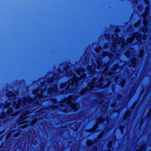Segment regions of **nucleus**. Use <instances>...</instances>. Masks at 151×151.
Segmentation results:
<instances>
[{
  "mask_svg": "<svg viewBox=\"0 0 151 151\" xmlns=\"http://www.w3.org/2000/svg\"><path fill=\"white\" fill-rule=\"evenodd\" d=\"M95 51L96 52H99V51L98 50H96V49H95Z\"/></svg>",
  "mask_w": 151,
  "mask_h": 151,
  "instance_id": "obj_42",
  "label": "nucleus"
},
{
  "mask_svg": "<svg viewBox=\"0 0 151 151\" xmlns=\"http://www.w3.org/2000/svg\"><path fill=\"white\" fill-rule=\"evenodd\" d=\"M86 143L88 145H90L93 144V142L92 141L89 140L87 141L86 142Z\"/></svg>",
  "mask_w": 151,
  "mask_h": 151,
  "instance_id": "obj_20",
  "label": "nucleus"
},
{
  "mask_svg": "<svg viewBox=\"0 0 151 151\" xmlns=\"http://www.w3.org/2000/svg\"><path fill=\"white\" fill-rule=\"evenodd\" d=\"M13 110L12 109H8V114L9 115L11 114Z\"/></svg>",
  "mask_w": 151,
  "mask_h": 151,
  "instance_id": "obj_23",
  "label": "nucleus"
},
{
  "mask_svg": "<svg viewBox=\"0 0 151 151\" xmlns=\"http://www.w3.org/2000/svg\"><path fill=\"white\" fill-rule=\"evenodd\" d=\"M27 125H28V124H25L23 126H22V127L23 128H24L25 127H27Z\"/></svg>",
  "mask_w": 151,
  "mask_h": 151,
  "instance_id": "obj_34",
  "label": "nucleus"
},
{
  "mask_svg": "<svg viewBox=\"0 0 151 151\" xmlns=\"http://www.w3.org/2000/svg\"><path fill=\"white\" fill-rule=\"evenodd\" d=\"M140 24V21H138L137 23L134 24V26L136 27H137Z\"/></svg>",
  "mask_w": 151,
  "mask_h": 151,
  "instance_id": "obj_26",
  "label": "nucleus"
},
{
  "mask_svg": "<svg viewBox=\"0 0 151 151\" xmlns=\"http://www.w3.org/2000/svg\"><path fill=\"white\" fill-rule=\"evenodd\" d=\"M117 35L116 34L113 35L112 38V40L113 41L112 43V47L114 48H115L116 47V42L118 43L119 44L121 43V45L123 47L124 46L125 44V41L122 38H120L118 39L116 41V39L117 38Z\"/></svg>",
  "mask_w": 151,
  "mask_h": 151,
  "instance_id": "obj_5",
  "label": "nucleus"
},
{
  "mask_svg": "<svg viewBox=\"0 0 151 151\" xmlns=\"http://www.w3.org/2000/svg\"><path fill=\"white\" fill-rule=\"evenodd\" d=\"M97 126H98V125H97V124H95V125L93 127V129H92V130L93 131H94L97 128Z\"/></svg>",
  "mask_w": 151,
  "mask_h": 151,
  "instance_id": "obj_27",
  "label": "nucleus"
},
{
  "mask_svg": "<svg viewBox=\"0 0 151 151\" xmlns=\"http://www.w3.org/2000/svg\"><path fill=\"white\" fill-rule=\"evenodd\" d=\"M44 90H43L42 88H41L34 90L33 91V93L34 95L37 93V98H36L35 99H32L30 98L28 96L24 98L22 103V106H24L26 105V102L27 104H29V103L33 101L38 104L39 103V101H41L42 98L43 97V93L44 92Z\"/></svg>",
  "mask_w": 151,
  "mask_h": 151,
  "instance_id": "obj_4",
  "label": "nucleus"
},
{
  "mask_svg": "<svg viewBox=\"0 0 151 151\" xmlns=\"http://www.w3.org/2000/svg\"><path fill=\"white\" fill-rule=\"evenodd\" d=\"M52 109H56V107L55 106H53L52 107Z\"/></svg>",
  "mask_w": 151,
  "mask_h": 151,
  "instance_id": "obj_36",
  "label": "nucleus"
},
{
  "mask_svg": "<svg viewBox=\"0 0 151 151\" xmlns=\"http://www.w3.org/2000/svg\"><path fill=\"white\" fill-rule=\"evenodd\" d=\"M36 119H34L31 122V125H33V124H34L36 122Z\"/></svg>",
  "mask_w": 151,
  "mask_h": 151,
  "instance_id": "obj_28",
  "label": "nucleus"
},
{
  "mask_svg": "<svg viewBox=\"0 0 151 151\" xmlns=\"http://www.w3.org/2000/svg\"><path fill=\"white\" fill-rule=\"evenodd\" d=\"M15 95H14V96L13 97V98H15Z\"/></svg>",
  "mask_w": 151,
  "mask_h": 151,
  "instance_id": "obj_45",
  "label": "nucleus"
},
{
  "mask_svg": "<svg viewBox=\"0 0 151 151\" xmlns=\"http://www.w3.org/2000/svg\"><path fill=\"white\" fill-rule=\"evenodd\" d=\"M10 104L9 102H6L4 105H0V107H4V108H7L9 107Z\"/></svg>",
  "mask_w": 151,
  "mask_h": 151,
  "instance_id": "obj_10",
  "label": "nucleus"
},
{
  "mask_svg": "<svg viewBox=\"0 0 151 151\" xmlns=\"http://www.w3.org/2000/svg\"><path fill=\"white\" fill-rule=\"evenodd\" d=\"M27 114H22L20 117H19V120L21 122L19 123V124H22V123H23L24 122H26V121H22L24 119H26V117H28V116H26V117H24L25 116H26V115Z\"/></svg>",
  "mask_w": 151,
  "mask_h": 151,
  "instance_id": "obj_9",
  "label": "nucleus"
},
{
  "mask_svg": "<svg viewBox=\"0 0 151 151\" xmlns=\"http://www.w3.org/2000/svg\"><path fill=\"white\" fill-rule=\"evenodd\" d=\"M136 59L135 58H134L133 59L131 60V62L132 64V65L133 66H134L135 65V64L136 63Z\"/></svg>",
  "mask_w": 151,
  "mask_h": 151,
  "instance_id": "obj_15",
  "label": "nucleus"
},
{
  "mask_svg": "<svg viewBox=\"0 0 151 151\" xmlns=\"http://www.w3.org/2000/svg\"><path fill=\"white\" fill-rule=\"evenodd\" d=\"M150 113H151V109H150Z\"/></svg>",
  "mask_w": 151,
  "mask_h": 151,
  "instance_id": "obj_46",
  "label": "nucleus"
},
{
  "mask_svg": "<svg viewBox=\"0 0 151 151\" xmlns=\"http://www.w3.org/2000/svg\"><path fill=\"white\" fill-rule=\"evenodd\" d=\"M54 103L55 104L56 103V100H55L54 101Z\"/></svg>",
  "mask_w": 151,
  "mask_h": 151,
  "instance_id": "obj_43",
  "label": "nucleus"
},
{
  "mask_svg": "<svg viewBox=\"0 0 151 151\" xmlns=\"http://www.w3.org/2000/svg\"><path fill=\"white\" fill-rule=\"evenodd\" d=\"M148 11H149V7H147L146 8L145 10V14H142V17H146L147 16V14Z\"/></svg>",
  "mask_w": 151,
  "mask_h": 151,
  "instance_id": "obj_16",
  "label": "nucleus"
},
{
  "mask_svg": "<svg viewBox=\"0 0 151 151\" xmlns=\"http://www.w3.org/2000/svg\"><path fill=\"white\" fill-rule=\"evenodd\" d=\"M146 4H148V1L147 0H144Z\"/></svg>",
  "mask_w": 151,
  "mask_h": 151,
  "instance_id": "obj_38",
  "label": "nucleus"
},
{
  "mask_svg": "<svg viewBox=\"0 0 151 151\" xmlns=\"http://www.w3.org/2000/svg\"><path fill=\"white\" fill-rule=\"evenodd\" d=\"M84 93H88L85 89H84L83 90H81L79 93L77 94L78 95L76 97L70 96L67 98V99L65 100L64 101L61 102L60 104V106L61 107V109H63V110L64 109L62 108V107H65V105H66L67 111H70L72 109H73L74 111L77 110L78 109V107H77L76 105L74 104V103H72V101L73 102H75L78 96H81Z\"/></svg>",
  "mask_w": 151,
  "mask_h": 151,
  "instance_id": "obj_3",
  "label": "nucleus"
},
{
  "mask_svg": "<svg viewBox=\"0 0 151 151\" xmlns=\"http://www.w3.org/2000/svg\"><path fill=\"white\" fill-rule=\"evenodd\" d=\"M106 38H107L106 36Z\"/></svg>",
  "mask_w": 151,
  "mask_h": 151,
  "instance_id": "obj_50",
  "label": "nucleus"
},
{
  "mask_svg": "<svg viewBox=\"0 0 151 151\" xmlns=\"http://www.w3.org/2000/svg\"><path fill=\"white\" fill-rule=\"evenodd\" d=\"M103 132H102V133H101L98 136V139H100L101 137L103 135Z\"/></svg>",
  "mask_w": 151,
  "mask_h": 151,
  "instance_id": "obj_29",
  "label": "nucleus"
},
{
  "mask_svg": "<svg viewBox=\"0 0 151 151\" xmlns=\"http://www.w3.org/2000/svg\"><path fill=\"white\" fill-rule=\"evenodd\" d=\"M102 150V149L101 148L99 150Z\"/></svg>",
  "mask_w": 151,
  "mask_h": 151,
  "instance_id": "obj_47",
  "label": "nucleus"
},
{
  "mask_svg": "<svg viewBox=\"0 0 151 151\" xmlns=\"http://www.w3.org/2000/svg\"><path fill=\"white\" fill-rule=\"evenodd\" d=\"M133 54H135V53H134V52H133L132 53V55H133Z\"/></svg>",
  "mask_w": 151,
  "mask_h": 151,
  "instance_id": "obj_48",
  "label": "nucleus"
},
{
  "mask_svg": "<svg viewBox=\"0 0 151 151\" xmlns=\"http://www.w3.org/2000/svg\"><path fill=\"white\" fill-rule=\"evenodd\" d=\"M109 102V100H108V101H107L106 102L105 105L103 106V109H101V110L102 111H103V110L104 111L105 110H106L107 107L108 105V103Z\"/></svg>",
  "mask_w": 151,
  "mask_h": 151,
  "instance_id": "obj_11",
  "label": "nucleus"
},
{
  "mask_svg": "<svg viewBox=\"0 0 151 151\" xmlns=\"http://www.w3.org/2000/svg\"><path fill=\"white\" fill-rule=\"evenodd\" d=\"M143 51L141 50V51H140V54H139V56H140V57H142V56H143Z\"/></svg>",
  "mask_w": 151,
  "mask_h": 151,
  "instance_id": "obj_24",
  "label": "nucleus"
},
{
  "mask_svg": "<svg viewBox=\"0 0 151 151\" xmlns=\"http://www.w3.org/2000/svg\"><path fill=\"white\" fill-rule=\"evenodd\" d=\"M130 114V112L128 111L127 112V113L125 114L124 116V119H127L128 117L129 116Z\"/></svg>",
  "mask_w": 151,
  "mask_h": 151,
  "instance_id": "obj_17",
  "label": "nucleus"
},
{
  "mask_svg": "<svg viewBox=\"0 0 151 151\" xmlns=\"http://www.w3.org/2000/svg\"><path fill=\"white\" fill-rule=\"evenodd\" d=\"M112 142H109V148H111V146L112 145Z\"/></svg>",
  "mask_w": 151,
  "mask_h": 151,
  "instance_id": "obj_32",
  "label": "nucleus"
},
{
  "mask_svg": "<svg viewBox=\"0 0 151 151\" xmlns=\"http://www.w3.org/2000/svg\"><path fill=\"white\" fill-rule=\"evenodd\" d=\"M147 36L145 35H144L143 37V39L144 40H146V39Z\"/></svg>",
  "mask_w": 151,
  "mask_h": 151,
  "instance_id": "obj_33",
  "label": "nucleus"
},
{
  "mask_svg": "<svg viewBox=\"0 0 151 151\" xmlns=\"http://www.w3.org/2000/svg\"><path fill=\"white\" fill-rule=\"evenodd\" d=\"M130 52L129 51H128L127 52L125 53V55L127 57H128L129 56V55H130Z\"/></svg>",
  "mask_w": 151,
  "mask_h": 151,
  "instance_id": "obj_25",
  "label": "nucleus"
},
{
  "mask_svg": "<svg viewBox=\"0 0 151 151\" xmlns=\"http://www.w3.org/2000/svg\"><path fill=\"white\" fill-rule=\"evenodd\" d=\"M125 82V80H122V81L121 82V83H122L121 84H122V86H123Z\"/></svg>",
  "mask_w": 151,
  "mask_h": 151,
  "instance_id": "obj_31",
  "label": "nucleus"
},
{
  "mask_svg": "<svg viewBox=\"0 0 151 151\" xmlns=\"http://www.w3.org/2000/svg\"><path fill=\"white\" fill-rule=\"evenodd\" d=\"M7 96L8 97H10L13 96V93L11 91H7L6 92Z\"/></svg>",
  "mask_w": 151,
  "mask_h": 151,
  "instance_id": "obj_13",
  "label": "nucleus"
},
{
  "mask_svg": "<svg viewBox=\"0 0 151 151\" xmlns=\"http://www.w3.org/2000/svg\"><path fill=\"white\" fill-rule=\"evenodd\" d=\"M106 121V122H109V121H108V118H106V119H105Z\"/></svg>",
  "mask_w": 151,
  "mask_h": 151,
  "instance_id": "obj_40",
  "label": "nucleus"
},
{
  "mask_svg": "<svg viewBox=\"0 0 151 151\" xmlns=\"http://www.w3.org/2000/svg\"><path fill=\"white\" fill-rule=\"evenodd\" d=\"M96 147L97 148L98 147L97 146ZM95 148L96 149V150H98V149H97V148L96 147H94V149H95Z\"/></svg>",
  "mask_w": 151,
  "mask_h": 151,
  "instance_id": "obj_41",
  "label": "nucleus"
},
{
  "mask_svg": "<svg viewBox=\"0 0 151 151\" xmlns=\"http://www.w3.org/2000/svg\"><path fill=\"white\" fill-rule=\"evenodd\" d=\"M70 70L69 66H67L65 67V69L62 72H59H59H58L57 74H55L54 75L53 78L48 79L47 82L48 84L51 83L52 85H54L53 88L51 87L48 88V94L50 93L52 94H53V93L55 94L57 93V85L56 84H54V83H56L57 82L59 77L62 78L64 76H70L71 78V79H70L69 82L62 84L60 86V88H62L63 87L67 86L66 88V90L63 91V93H68V90L70 92L73 91V89H70L69 88H70V86L71 87L73 86L74 83L75 86H77L78 85L79 82V83L81 82V84L82 83V78H84L86 77V75L83 74V72L85 71V70L81 68H79L78 69H77V68L75 69V71L78 74L81 75L79 78L76 77L75 74H73V73L70 72ZM54 95L55 94H53V95Z\"/></svg>",
  "mask_w": 151,
  "mask_h": 151,
  "instance_id": "obj_1",
  "label": "nucleus"
},
{
  "mask_svg": "<svg viewBox=\"0 0 151 151\" xmlns=\"http://www.w3.org/2000/svg\"><path fill=\"white\" fill-rule=\"evenodd\" d=\"M147 30V26H144L143 28H142V31L144 33H145L146 32Z\"/></svg>",
  "mask_w": 151,
  "mask_h": 151,
  "instance_id": "obj_18",
  "label": "nucleus"
},
{
  "mask_svg": "<svg viewBox=\"0 0 151 151\" xmlns=\"http://www.w3.org/2000/svg\"><path fill=\"white\" fill-rule=\"evenodd\" d=\"M117 65H115L111 69V71L109 72L108 73H107V68L106 67L105 68L106 70L102 73L103 75L101 74V75H102V76L101 77L99 81L97 79L93 80L91 83L89 84L87 87L84 89L88 93L92 89L95 85L99 87H101V88H103L107 85H108L109 84V81L103 80L104 75L105 77L106 78H107V77H108L109 76H112L113 74L115 73V70L117 68Z\"/></svg>",
  "mask_w": 151,
  "mask_h": 151,
  "instance_id": "obj_2",
  "label": "nucleus"
},
{
  "mask_svg": "<svg viewBox=\"0 0 151 151\" xmlns=\"http://www.w3.org/2000/svg\"><path fill=\"white\" fill-rule=\"evenodd\" d=\"M134 38H135L139 42H140L142 40L141 35L138 33H136L133 34L130 38H128L127 39L126 42V44L127 45L129 43H131Z\"/></svg>",
  "mask_w": 151,
  "mask_h": 151,
  "instance_id": "obj_6",
  "label": "nucleus"
},
{
  "mask_svg": "<svg viewBox=\"0 0 151 151\" xmlns=\"http://www.w3.org/2000/svg\"><path fill=\"white\" fill-rule=\"evenodd\" d=\"M143 24L144 26H147V20L145 18L143 19Z\"/></svg>",
  "mask_w": 151,
  "mask_h": 151,
  "instance_id": "obj_21",
  "label": "nucleus"
},
{
  "mask_svg": "<svg viewBox=\"0 0 151 151\" xmlns=\"http://www.w3.org/2000/svg\"><path fill=\"white\" fill-rule=\"evenodd\" d=\"M101 65L100 64L99 62L98 63L97 68L98 69H99L101 68L100 65Z\"/></svg>",
  "mask_w": 151,
  "mask_h": 151,
  "instance_id": "obj_30",
  "label": "nucleus"
},
{
  "mask_svg": "<svg viewBox=\"0 0 151 151\" xmlns=\"http://www.w3.org/2000/svg\"><path fill=\"white\" fill-rule=\"evenodd\" d=\"M96 66V64L95 63L94 64L93 67L92 65H88L87 69L90 70L89 73L90 75H92L95 74V69Z\"/></svg>",
  "mask_w": 151,
  "mask_h": 151,
  "instance_id": "obj_7",
  "label": "nucleus"
},
{
  "mask_svg": "<svg viewBox=\"0 0 151 151\" xmlns=\"http://www.w3.org/2000/svg\"><path fill=\"white\" fill-rule=\"evenodd\" d=\"M22 102V100H19L18 101L17 104L16 103H14L13 104V106L14 107H15L16 109H18L20 107Z\"/></svg>",
  "mask_w": 151,
  "mask_h": 151,
  "instance_id": "obj_8",
  "label": "nucleus"
},
{
  "mask_svg": "<svg viewBox=\"0 0 151 151\" xmlns=\"http://www.w3.org/2000/svg\"><path fill=\"white\" fill-rule=\"evenodd\" d=\"M146 147V146L145 145H143L140 149L139 150H138L137 149V147H136L137 149V151H145V150Z\"/></svg>",
  "mask_w": 151,
  "mask_h": 151,
  "instance_id": "obj_14",
  "label": "nucleus"
},
{
  "mask_svg": "<svg viewBox=\"0 0 151 151\" xmlns=\"http://www.w3.org/2000/svg\"><path fill=\"white\" fill-rule=\"evenodd\" d=\"M33 144L35 145L37 143V142L36 141H35V142H33Z\"/></svg>",
  "mask_w": 151,
  "mask_h": 151,
  "instance_id": "obj_37",
  "label": "nucleus"
},
{
  "mask_svg": "<svg viewBox=\"0 0 151 151\" xmlns=\"http://www.w3.org/2000/svg\"><path fill=\"white\" fill-rule=\"evenodd\" d=\"M6 115V114L5 113H3L2 114L1 116L0 117V122L3 120L4 118L5 117Z\"/></svg>",
  "mask_w": 151,
  "mask_h": 151,
  "instance_id": "obj_19",
  "label": "nucleus"
},
{
  "mask_svg": "<svg viewBox=\"0 0 151 151\" xmlns=\"http://www.w3.org/2000/svg\"><path fill=\"white\" fill-rule=\"evenodd\" d=\"M104 121L103 119L102 118H99L97 119V122L98 123H101Z\"/></svg>",
  "mask_w": 151,
  "mask_h": 151,
  "instance_id": "obj_22",
  "label": "nucleus"
},
{
  "mask_svg": "<svg viewBox=\"0 0 151 151\" xmlns=\"http://www.w3.org/2000/svg\"><path fill=\"white\" fill-rule=\"evenodd\" d=\"M104 101H103V102H102L101 103V104H104Z\"/></svg>",
  "mask_w": 151,
  "mask_h": 151,
  "instance_id": "obj_44",
  "label": "nucleus"
},
{
  "mask_svg": "<svg viewBox=\"0 0 151 151\" xmlns=\"http://www.w3.org/2000/svg\"><path fill=\"white\" fill-rule=\"evenodd\" d=\"M77 90H78V88L76 89V88H75V90H73V91L75 93H76V92H77L78 91Z\"/></svg>",
  "mask_w": 151,
  "mask_h": 151,
  "instance_id": "obj_35",
  "label": "nucleus"
},
{
  "mask_svg": "<svg viewBox=\"0 0 151 151\" xmlns=\"http://www.w3.org/2000/svg\"><path fill=\"white\" fill-rule=\"evenodd\" d=\"M103 56H108L110 58H111L113 55V54L112 53H109L107 52H104L103 53Z\"/></svg>",
  "mask_w": 151,
  "mask_h": 151,
  "instance_id": "obj_12",
  "label": "nucleus"
},
{
  "mask_svg": "<svg viewBox=\"0 0 151 151\" xmlns=\"http://www.w3.org/2000/svg\"><path fill=\"white\" fill-rule=\"evenodd\" d=\"M130 50L131 51V52H132V51H133L134 49L133 48H131L130 49Z\"/></svg>",
  "mask_w": 151,
  "mask_h": 151,
  "instance_id": "obj_39",
  "label": "nucleus"
},
{
  "mask_svg": "<svg viewBox=\"0 0 151 151\" xmlns=\"http://www.w3.org/2000/svg\"><path fill=\"white\" fill-rule=\"evenodd\" d=\"M102 105H101V107Z\"/></svg>",
  "mask_w": 151,
  "mask_h": 151,
  "instance_id": "obj_49",
  "label": "nucleus"
}]
</instances>
